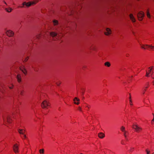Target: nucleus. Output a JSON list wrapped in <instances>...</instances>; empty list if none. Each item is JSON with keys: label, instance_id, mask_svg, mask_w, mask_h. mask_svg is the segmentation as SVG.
I'll list each match as a JSON object with an SVG mask.
<instances>
[{"label": "nucleus", "instance_id": "nucleus-33", "mask_svg": "<svg viewBox=\"0 0 154 154\" xmlns=\"http://www.w3.org/2000/svg\"><path fill=\"white\" fill-rule=\"evenodd\" d=\"M152 115H153V119L152 120V123L153 122H154V114H152Z\"/></svg>", "mask_w": 154, "mask_h": 154}, {"label": "nucleus", "instance_id": "nucleus-40", "mask_svg": "<svg viewBox=\"0 0 154 154\" xmlns=\"http://www.w3.org/2000/svg\"><path fill=\"white\" fill-rule=\"evenodd\" d=\"M3 120H4L5 119V117H4V116H3Z\"/></svg>", "mask_w": 154, "mask_h": 154}, {"label": "nucleus", "instance_id": "nucleus-51", "mask_svg": "<svg viewBox=\"0 0 154 154\" xmlns=\"http://www.w3.org/2000/svg\"><path fill=\"white\" fill-rule=\"evenodd\" d=\"M152 154H154V152H153V153H152Z\"/></svg>", "mask_w": 154, "mask_h": 154}, {"label": "nucleus", "instance_id": "nucleus-8", "mask_svg": "<svg viewBox=\"0 0 154 154\" xmlns=\"http://www.w3.org/2000/svg\"><path fill=\"white\" fill-rule=\"evenodd\" d=\"M111 30L109 28H107L106 29V31L104 33L105 35H110L111 34Z\"/></svg>", "mask_w": 154, "mask_h": 154}, {"label": "nucleus", "instance_id": "nucleus-37", "mask_svg": "<svg viewBox=\"0 0 154 154\" xmlns=\"http://www.w3.org/2000/svg\"><path fill=\"white\" fill-rule=\"evenodd\" d=\"M60 83H61L60 82H59V83H57V85L59 86L60 84Z\"/></svg>", "mask_w": 154, "mask_h": 154}, {"label": "nucleus", "instance_id": "nucleus-13", "mask_svg": "<svg viewBox=\"0 0 154 154\" xmlns=\"http://www.w3.org/2000/svg\"><path fill=\"white\" fill-rule=\"evenodd\" d=\"M17 78L18 82H20L21 81V77L20 75L18 74L17 76Z\"/></svg>", "mask_w": 154, "mask_h": 154}, {"label": "nucleus", "instance_id": "nucleus-31", "mask_svg": "<svg viewBox=\"0 0 154 154\" xmlns=\"http://www.w3.org/2000/svg\"><path fill=\"white\" fill-rule=\"evenodd\" d=\"M23 91H20V94L22 95H23Z\"/></svg>", "mask_w": 154, "mask_h": 154}, {"label": "nucleus", "instance_id": "nucleus-32", "mask_svg": "<svg viewBox=\"0 0 154 154\" xmlns=\"http://www.w3.org/2000/svg\"><path fill=\"white\" fill-rule=\"evenodd\" d=\"M146 151L147 153V154H149L150 153V151H148L147 149L146 150Z\"/></svg>", "mask_w": 154, "mask_h": 154}, {"label": "nucleus", "instance_id": "nucleus-34", "mask_svg": "<svg viewBox=\"0 0 154 154\" xmlns=\"http://www.w3.org/2000/svg\"><path fill=\"white\" fill-rule=\"evenodd\" d=\"M26 2H24L23 4H22V5H26Z\"/></svg>", "mask_w": 154, "mask_h": 154}, {"label": "nucleus", "instance_id": "nucleus-28", "mask_svg": "<svg viewBox=\"0 0 154 154\" xmlns=\"http://www.w3.org/2000/svg\"><path fill=\"white\" fill-rule=\"evenodd\" d=\"M124 135L126 139L127 140H128V139L127 138V136H126V131H125V132H124Z\"/></svg>", "mask_w": 154, "mask_h": 154}, {"label": "nucleus", "instance_id": "nucleus-17", "mask_svg": "<svg viewBox=\"0 0 154 154\" xmlns=\"http://www.w3.org/2000/svg\"><path fill=\"white\" fill-rule=\"evenodd\" d=\"M54 25V26L57 25L58 24V21L56 20H53Z\"/></svg>", "mask_w": 154, "mask_h": 154}, {"label": "nucleus", "instance_id": "nucleus-25", "mask_svg": "<svg viewBox=\"0 0 154 154\" xmlns=\"http://www.w3.org/2000/svg\"><path fill=\"white\" fill-rule=\"evenodd\" d=\"M129 95H130V97L129 98V99L130 104L131 105H132V104L131 103L132 101H131V94H129Z\"/></svg>", "mask_w": 154, "mask_h": 154}, {"label": "nucleus", "instance_id": "nucleus-44", "mask_svg": "<svg viewBox=\"0 0 154 154\" xmlns=\"http://www.w3.org/2000/svg\"><path fill=\"white\" fill-rule=\"evenodd\" d=\"M131 149H132L133 150L134 149V148H131Z\"/></svg>", "mask_w": 154, "mask_h": 154}, {"label": "nucleus", "instance_id": "nucleus-7", "mask_svg": "<svg viewBox=\"0 0 154 154\" xmlns=\"http://www.w3.org/2000/svg\"><path fill=\"white\" fill-rule=\"evenodd\" d=\"M6 34L9 36H12L14 35V33L11 30H9L7 31Z\"/></svg>", "mask_w": 154, "mask_h": 154}, {"label": "nucleus", "instance_id": "nucleus-18", "mask_svg": "<svg viewBox=\"0 0 154 154\" xmlns=\"http://www.w3.org/2000/svg\"><path fill=\"white\" fill-rule=\"evenodd\" d=\"M5 10L8 12H10L12 10V9L10 8H6Z\"/></svg>", "mask_w": 154, "mask_h": 154}, {"label": "nucleus", "instance_id": "nucleus-19", "mask_svg": "<svg viewBox=\"0 0 154 154\" xmlns=\"http://www.w3.org/2000/svg\"><path fill=\"white\" fill-rule=\"evenodd\" d=\"M6 118L7 119L8 122L9 123H10V120H11V117L9 116H8L6 117Z\"/></svg>", "mask_w": 154, "mask_h": 154}, {"label": "nucleus", "instance_id": "nucleus-45", "mask_svg": "<svg viewBox=\"0 0 154 154\" xmlns=\"http://www.w3.org/2000/svg\"><path fill=\"white\" fill-rule=\"evenodd\" d=\"M84 94V92H82V95H83Z\"/></svg>", "mask_w": 154, "mask_h": 154}, {"label": "nucleus", "instance_id": "nucleus-10", "mask_svg": "<svg viewBox=\"0 0 154 154\" xmlns=\"http://www.w3.org/2000/svg\"><path fill=\"white\" fill-rule=\"evenodd\" d=\"M98 136L99 138L102 139L105 137V134L102 132H100L98 133Z\"/></svg>", "mask_w": 154, "mask_h": 154}, {"label": "nucleus", "instance_id": "nucleus-49", "mask_svg": "<svg viewBox=\"0 0 154 154\" xmlns=\"http://www.w3.org/2000/svg\"><path fill=\"white\" fill-rule=\"evenodd\" d=\"M87 107H88V108H89V107L88 106H87Z\"/></svg>", "mask_w": 154, "mask_h": 154}, {"label": "nucleus", "instance_id": "nucleus-48", "mask_svg": "<svg viewBox=\"0 0 154 154\" xmlns=\"http://www.w3.org/2000/svg\"><path fill=\"white\" fill-rule=\"evenodd\" d=\"M131 150H132V149H131L130 151H132Z\"/></svg>", "mask_w": 154, "mask_h": 154}, {"label": "nucleus", "instance_id": "nucleus-15", "mask_svg": "<svg viewBox=\"0 0 154 154\" xmlns=\"http://www.w3.org/2000/svg\"><path fill=\"white\" fill-rule=\"evenodd\" d=\"M76 100L78 101H80V100L78 98L76 97H75L74 98V99L73 100L74 102H75L76 101ZM74 103L77 104V105H78L79 103V102L77 103H76L75 102H74Z\"/></svg>", "mask_w": 154, "mask_h": 154}, {"label": "nucleus", "instance_id": "nucleus-4", "mask_svg": "<svg viewBox=\"0 0 154 154\" xmlns=\"http://www.w3.org/2000/svg\"><path fill=\"white\" fill-rule=\"evenodd\" d=\"M32 2H29L26 3V6L28 7L32 5L35 4L37 3L39 0H33Z\"/></svg>", "mask_w": 154, "mask_h": 154}, {"label": "nucleus", "instance_id": "nucleus-9", "mask_svg": "<svg viewBox=\"0 0 154 154\" xmlns=\"http://www.w3.org/2000/svg\"><path fill=\"white\" fill-rule=\"evenodd\" d=\"M145 48H146V49H148V48H150L152 50L154 49V46L151 45H145Z\"/></svg>", "mask_w": 154, "mask_h": 154}, {"label": "nucleus", "instance_id": "nucleus-23", "mask_svg": "<svg viewBox=\"0 0 154 154\" xmlns=\"http://www.w3.org/2000/svg\"><path fill=\"white\" fill-rule=\"evenodd\" d=\"M90 50H95V47L94 46H92L90 47Z\"/></svg>", "mask_w": 154, "mask_h": 154}, {"label": "nucleus", "instance_id": "nucleus-39", "mask_svg": "<svg viewBox=\"0 0 154 154\" xmlns=\"http://www.w3.org/2000/svg\"><path fill=\"white\" fill-rule=\"evenodd\" d=\"M153 71H151L150 74H151V75H152V74H153Z\"/></svg>", "mask_w": 154, "mask_h": 154}, {"label": "nucleus", "instance_id": "nucleus-2", "mask_svg": "<svg viewBox=\"0 0 154 154\" xmlns=\"http://www.w3.org/2000/svg\"><path fill=\"white\" fill-rule=\"evenodd\" d=\"M49 106V103L46 100H44L42 103L41 104V106L43 108H47V107Z\"/></svg>", "mask_w": 154, "mask_h": 154}, {"label": "nucleus", "instance_id": "nucleus-52", "mask_svg": "<svg viewBox=\"0 0 154 154\" xmlns=\"http://www.w3.org/2000/svg\"><path fill=\"white\" fill-rule=\"evenodd\" d=\"M80 154H83L81 153H80Z\"/></svg>", "mask_w": 154, "mask_h": 154}, {"label": "nucleus", "instance_id": "nucleus-1", "mask_svg": "<svg viewBox=\"0 0 154 154\" xmlns=\"http://www.w3.org/2000/svg\"><path fill=\"white\" fill-rule=\"evenodd\" d=\"M144 16V13L142 11L140 12L137 14L138 18L140 21H141L142 20Z\"/></svg>", "mask_w": 154, "mask_h": 154}, {"label": "nucleus", "instance_id": "nucleus-14", "mask_svg": "<svg viewBox=\"0 0 154 154\" xmlns=\"http://www.w3.org/2000/svg\"><path fill=\"white\" fill-rule=\"evenodd\" d=\"M21 70L22 71V72L25 74H26V71L25 69V67H22L20 68Z\"/></svg>", "mask_w": 154, "mask_h": 154}, {"label": "nucleus", "instance_id": "nucleus-46", "mask_svg": "<svg viewBox=\"0 0 154 154\" xmlns=\"http://www.w3.org/2000/svg\"><path fill=\"white\" fill-rule=\"evenodd\" d=\"M53 40H56V39H55V38H54L53 39Z\"/></svg>", "mask_w": 154, "mask_h": 154}, {"label": "nucleus", "instance_id": "nucleus-43", "mask_svg": "<svg viewBox=\"0 0 154 154\" xmlns=\"http://www.w3.org/2000/svg\"><path fill=\"white\" fill-rule=\"evenodd\" d=\"M152 83H153V85H154V81H153V82H152Z\"/></svg>", "mask_w": 154, "mask_h": 154}, {"label": "nucleus", "instance_id": "nucleus-5", "mask_svg": "<svg viewBox=\"0 0 154 154\" xmlns=\"http://www.w3.org/2000/svg\"><path fill=\"white\" fill-rule=\"evenodd\" d=\"M50 35L53 37H56L55 38L57 39H58V38L60 36L59 35H58L57 33L53 32H51L50 33Z\"/></svg>", "mask_w": 154, "mask_h": 154}, {"label": "nucleus", "instance_id": "nucleus-47", "mask_svg": "<svg viewBox=\"0 0 154 154\" xmlns=\"http://www.w3.org/2000/svg\"><path fill=\"white\" fill-rule=\"evenodd\" d=\"M4 3H5V4H6V2H4Z\"/></svg>", "mask_w": 154, "mask_h": 154}, {"label": "nucleus", "instance_id": "nucleus-21", "mask_svg": "<svg viewBox=\"0 0 154 154\" xmlns=\"http://www.w3.org/2000/svg\"><path fill=\"white\" fill-rule=\"evenodd\" d=\"M120 129H121V130L122 132H124L126 131H125V128L123 126L121 127V128Z\"/></svg>", "mask_w": 154, "mask_h": 154}, {"label": "nucleus", "instance_id": "nucleus-35", "mask_svg": "<svg viewBox=\"0 0 154 154\" xmlns=\"http://www.w3.org/2000/svg\"><path fill=\"white\" fill-rule=\"evenodd\" d=\"M78 109L80 111H82V109H81V108L80 107H79L78 108Z\"/></svg>", "mask_w": 154, "mask_h": 154}, {"label": "nucleus", "instance_id": "nucleus-24", "mask_svg": "<svg viewBox=\"0 0 154 154\" xmlns=\"http://www.w3.org/2000/svg\"><path fill=\"white\" fill-rule=\"evenodd\" d=\"M39 151L41 154H44V149H40Z\"/></svg>", "mask_w": 154, "mask_h": 154}, {"label": "nucleus", "instance_id": "nucleus-50", "mask_svg": "<svg viewBox=\"0 0 154 154\" xmlns=\"http://www.w3.org/2000/svg\"><path fill=\"white\" fill-rule=\"evenodd\" d=\"M148 88V87L147 86H146V88Z\"/></svg>", "mask_w": 154, "mask_h": 154}, {"label": "nucleus", "instance_id": "nucleus-12", "mask_svg": "<svg viewBox=\"0 0 154 154\" xmlns=\"http://www.w3.org/2000/svg\"><path fill=\"white\" fill-rule=\"evenodd\" d=\"M25 130L23 129H19L18 131L20 134H24Z\"/></svg>", "mask_w": 154, "mask_h": 154}, {"label": "nucleus", "instance_id": "nucleus-30", "mask_svg": "<svg viewBox=\"0 0 154 154\" xmlns=\"http://www.w3.org/2000/svg\"><path fill=\"white\" fill-rule=\"evenodd\" d=\"M12 86H9V87L10 89H12L13 88V87L14 86V85L12 84H11Z\"/></svg>", "mask_w": 154, "mask_h": 154}, {"label": "nucleus", "instance_id": "nucleus-6", "mask_svg": "<svg viewBox=\"0 0 154 154\" xmlns=\"http://www.w3.org/2000/svg\"><path fill=\"white\" fill-rule=\"evenodd\" d=\"M13 150L16 153H18L19 152V148L18 146H17V144H14L13 146Z\"/></svg>", "mask_w": 154, "mask_h": 154}, {"label": "nucleus", "instance_id": "nucleus-42", "mask_svg": "<svg viewBox=\"0 0 154 154\" xmlns=\"http://www.w3.org/2000/svg\"><path fill=\"white\" fill-rule=\"evenodd\" d=\"M39 36H40V35H38V36H37L36 38H39Z\"/></svg>", "mask_w": 154, "mask_h": 154}, {"label": "nucleus", "instance_id": "nucleus-26", "mask_svg": "<svg viewBox=\"0 0 154 154\" xmlns=\"http://www.w3.org/2000/svg\"><path fill=\"white\" fill-rule=\"evenodd\" d=\"M141 45V48H143V49H146V48H145V45Z\"/></svg>", "mask_w": 154, "mask_h": 154}, {"label": "nucleus", "instance_id": "nucleus-29", "mask_svg": "<svg viewBox=\"0 0 154 154\" xmlns=\"http://www.w3.org/2000/svg\"><path fill=\"white\" fill-rule=\"evenodd\" d=\"M28 59H29V57H27L23 61L24 62H26L28 60Z\"/></svg>", "mask_w": 154, "mask_h": 154}, {"label": "nucleus", "instance_id": "nucleus-27", "mask_svg": "<svg viewBox=\"0 0 154 154\" xmlns=\"http://www.w3.org/2000/svg\"><path fill=\"white\" fill-rule=\"evenodd\" d=\"M150 74V73L149 72H148L147 71H146V76L147 77H148L149 76V74Z\"/></svg>", "mask_w": 154, "mask_h": 154}, {"label": "nucleus", "instance_id": "nucleus-11", "mask_svg": "<svg viewBox=\"0 0 154 154\" xmlns=\"http://www.w3.org/2000/svg\"><path fill=\"white\" fill-rule=\"evenodd\" d=\"M129 17L131 20L133 22H135V19L132 14H130Z\"/></svg>", "mask_w": 154, "mask_h": 154}, {"label": "nucleus", "instance_id": "nucleus-36", "mask_svg": "<svg viewBox=\"0 0 154 154\" xmlns=\"http://www.w3.org/2000/svg\"><path fill=\"white\" fill-rule=\"evenodd\" d=\"M146 90L145 89L143 91V94H144L145 93V91H146Z\"/></svg>", "mask_w": 154, "mask_h": 154}, {"label": "nucleus", "instance_id": "nucleus-41", "mask_svg": "<svg viewBox=\"0 0 154 154\" xmlns=\"http://www.w3.org/2000/svg\"><path fill=\"white\" fill-rule=\"evenodd\" d=\"M24 5H22L20 7V8H23L24 7Z\"/></svg>", "mask_w": 154, "mask_h": 154}, {"label": "nucleus", "instance_id": "nucleus-20", "mask_svg": "<svg viewBox=\"0 0 154 154\" xmlns=\"http://www.w3.org/2000/svg\"><path fill=\"white\" fill-rule=\"evenodd\" d=\"M146 15L148 18H150V15L149 14V11L147 10L146 12Z\"/></svg>", "mask_w": 154, "mask_h": 154}, {"label": "nucleus", "instance_id": "nucleus-16", "mask_svg": "<svg viewBox=\"0 0 154 154\" xmlns=\"http://www.w3.org/2000/svg\"><path fill=\"white\" fill-rule=\"evenodd\" d=\"M104 65L106 66L109 67L110 66L111 64L109 62H106L105 63Z\"/></svg>", "mask_w": 154, "mask_h": 154}, {"label": "nucleus", "instance_id": "nucleus-22", "mask_svg": "<svg viewBox=\"0 0 154 154\" xmlns=\"http://www.w3.org/2000/svg\"><path fill=\"white\" fill-rule=\"evenodd\" d=\"M153 68V66H152L151 67H149L148 69H149V70H148V72L151 73V71H152Z\"/></svg>", "mask_w": 154, "mask_h": 154}, {"label": "nucleus", "instance_id": "nucleus-38", "mask_svg": "<svg viewBox=\"0 0 154 154\" xmlns=\"http://www.w3.org/2000/svg\"><path fill=\"white\" fill-rule=\"evenodd\" d=\"M23 137L24 138H26V136L25 134H23Z\"/></svg>", "mask_w": 154, "mask_h": 154}, {"label": "nucleus", "instance_id": "nucleus-3", "mask_svg": "<svg viewBox=\"0 0 154 154\" xmlns=\"http://www.w3.org/2000/svg\"><path fill=\"white\" fill-rule=\"evenodd\" d=\"M132 128L135 130V131L137 132H140L142 130V128L136 125H133Z\"/></svg>", "mask_w": 154, "mask_h": 154}]
</instances>
